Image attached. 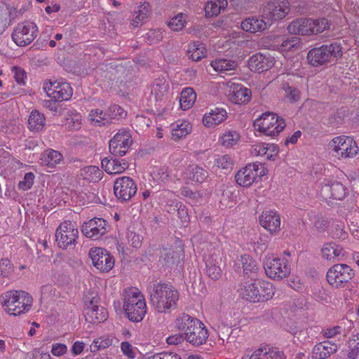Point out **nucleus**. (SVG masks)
<instances>
[{
	"instance_id": "obj_1",
	"label": "nucleus",
	"mask_w": 359,
	"mask_h": 359,
	"mask_svg": "<svg viewBox=\"0 0 359 359\" xmlns=\"http://www.w3.org/2000/svg\"><path fill=\"white\" fill-rule=\"evenodd\" d=\"M150 303L158 313H167L177 307L178 291L167 283L154 284L149 291Z\"/></svg>"
},
{
	"instance_id": "obj_2",
	"label": "nucleus",
	"mask_w": 359,
	"mask_h": 359,
	"mask_svg": "<svg viewBox=\"0 0 359 359\" xmlns=\"http://www.w3.org/2000/svg\"><path fill=\"white\" fill-rule=\"evenodd\" d=\"M123 309L128 318L133 322H140L147 313L144 296L136 287L125 290Z\"/></svg>"
},
{
	"instance_id": "obj_3",
	"label": "nucleus",
	"mask_w": 359,
	"mask_h": 359,
	"mask_svg": "<svg viewBox=\"0 0 359 359\" xmlns=\"http://www.w3.org/2000/svg\"><path fill=\"white\" fill-rule=\"evenodd\" d=\"M0 301L9 314L19 316L30 309L32 297L25 291L11 290L2 295Z\"/></svg>"
},
{
	"instance_id": "obj_4",
	"label": "nucleus",
	"mask_w": 359,
	"mask_h": 359,
	"mask_svg": "<svg viewBox=\"0 0 359 359\" xmlns=\"http://www.w3.org/2000/svg\"><path fill=\"white\" fill-rule=\"evenodd\" d=\"M341 55L342 50L340 44L332 43L311 49L307 55V59L309 64L318 67L340 57Z\"/></svg>"
},
{
	"instance_id": "obj_5",
	"label": "nucleus",
	"mask_w": 359,
	"mask_h": 359,
	"mask_svg": "<svg viewBox=\"0 0 359 359\" xmlns=\"http://www.w3.org/2000/svg\"><path fill=\"white\" fill-rule=\"evenodd\" d=\"M255 126L268 136H276L285 127V120L272 112H265L255 121Z\"/></svg>"
},
{
	"instance_id": "obj_6",
	"label": "nucleus",
	"mask_w": 359,
	"mask_h": 359,
	"mask_svg": "<svg viewBox=\"0 0 359 359\" xmlns=\"http://www.w3.org/2000/svg\"><path fill=\"white\" fill-rule=\"evenodd\" d=\"M328 147L339 158H353L358 151L357 144L354 140L344 135L333 138L329 142Z\"/></svg>"
},
{
	"instance_id": "obj_7",
	"label": "nucleus",
	"mask_w": 359,
	"mask_h": 359,
	"mask_svg": "<svg viewBox=\"0 0 359 359\" xmlns=\"http://www.w3.org/2000/svg\"><path fill=\"white\" fill-rule=\"evenodd\" d=\"M39 29L34 22H20L14 29L11 37L15 43L20 47L29 45L37 36Z\"/></svg>"
},
{
	"instance_id": "obj_8",
	"label": "nucleus",
	"mask_w": 359,
	"mask_h": 359,
	"mask_svg": "<svg viewBox=\"0 0 359 359\" xmlns=\"http://www.w3.org/2000/svg\"><path fill=\"white\" fill-rule=\"evenodd\" d=\"M79 236V231L74 224L69 221L62 222L55 232L57 245L63 249H74Z\"/></svg>"
},
{
	"instance_id": "obj_9",
	"label": "nucleus",
	"mask_w": 359,
	"mask_h": 359,
	"mask_svg": "<svg viewBox=\"0 0 359 359\" xmlns=\"http://www.w3.org/2000/svg\"><path fill=\"white\" fill-rule=\"evenodd\" d=\"M353 269L346 264L332 266L327 272L326 278L330 285L337 288L345 286L353 277Z\"/></svg>"
},
{
	"instance_id": "obj_10",
	"label": "nucleus",
	"mask_w": 359,
	"mask_h": 359,
	"mask_svg": "<svg viewBox=\"0 0 359 359\" xmlns=\"http://www.w3.org/2000/svg\"><path fill=\"white\" fill-rule=\"evenodd\" d=\"M266 171L261 163H250L236 173L235 180L240 186L248 187L252 185L258 177L264 176Z\"/></svg>"
},
{
	"instance_id": "obj_11",
	"label": "nucleus",
	"mask_w": 359,
	"mask_h": 359,
	"mask_svg": "<svg viewBox=\"0 0 359 359\" xmlns=\"http://www.w3.org/2000/svg\"><path fill=\"white\" fill-rule=\"evenodd\" d=\"M264 268L267 276L273 279H282L290 273V266L285 259L268 257L264 262Z\"/></svg>"
},
{
	"instance_id": "obj_12",
	"label": "nucleus",
	"mask_w": 359,
	"mask_h": 359,
	"mask_svg": "<svg viewBox=\"0 0 359 359\" xmlns=\"http://www.w3.org/2000/svg\"><path fill=\"white\" fill-rule=\"evenodd\" d=\"M137 190L136 183L130 177H118L114 183V195L120 202L129 201L136 194Z\"/></svg>"
},
{
	"instance_id": "obj_13",
	"label": "nucleus",
	"mask_w": 359,
	"mask_h": 359,
	"mask_svg": "<svg viewBox=\"0 0 359 359\" xmlns=\"http://www.w3.org/2000/svg\"><path fill=\"white\" fill-rule=\"evenodd\" d=\"M93 264L101 272H109L114 266V259L108 250L102 248H93L89 251Z\"/></svg>"
},
{
	"instance_id": "obj_14",
	"label": "nucleus",
	"mask_w": 359,
	"mask_h": 359,
	"mask_svg": "<svg viewBox=\"0 0 359 359\" xmlns=\"http://www.w3.org/2000/svg\"><path fill=\"white\" fill-rule=\"evenodd\" d=\"M43 89L48 97L56 101L68 100L73 93L69 83L57 81L45 83Z\"/></svg>"
},
{
	"instance_id": "obj_15",
	"label": "nucleus",
	"mask_w": 359,
	"mask_h": 359,
	"mask_svg": "<svg viewBox=\"0 0 359 359\" xmlns=\"http://www.w3.org/2000/svg\"><path fill=\"white\" fill-rule=\"evenodd\" d=\"M132 142L133 139L130 133L126 130H120L110 140L109 151L114 156H123L127 153Z\"/></svg>"
},
{
	"instance_id": "obj_16",
	"label": "nucleus",
	"mask_w": 359,
	"mask_h": 359,
	"mask_svg": "<svg viewBox=\"0 0 359 359\" xmlns=\"http://www.w3.org/2000/svg\"><path fill=\"white\" fill-rule=\"evenodd\" d=\"M290 11V5L287 0H273L267 4L264 9L262 18L269 20H280Z\"/></svg>"
},
{
	"instance_id": "obj_17",
	"label": "nucleus",
	"mask_w": 359,
	"mask_h": 359,
	"mask_svg": "<svg viewBox=\"0 0 359 359\" xmlns=\"http://www.w3.org/2000/svg\"><path fill=\"white\" fill-rule=\"evenodd\" d=\"M320 192L325 199L342 200L346 195V189L338 181L325 180L322 184Z\"/></svg>"
},
{
	"instance_id": "obj_18",
	"label": "nucleus",
	"mask_w": 359,
	"mask_h": 359,
	"mask_svg": "<svg viewBox=\"0 0 359 359\" xmlns=\"http://www.w3.org/2000/svg\"><path fill=\"white\" fill-rule=\"evenodd\" d=\"M81 231L86 237L97 240L107 233V222L102 218L91 219L83 224Z\"/></svg>"
},
{
	"instance_id": "obj_19",
	"label": "nucleus",
	"mask_w": 359,
	"mask_h": 359,
	"mask_svg": "<svg viewBox=\"0 0 359 359\" xmlns=\"http://www.w3.org/2000/svg\"><path fill=\"white\" fill-rule=\"evenodd\" d=\"M273 65V57L270 55H264L261 53L252 55L248 60L250 69L258 73L266 72L270 69Z\"/></svg>"
},
{
	"instance_id": "obj_20",
	"label": "nucleus",
	"mask_w": 359,
	"mask_h": 359,
	"mask_svg": "<svg viewBox=\"0 0 359 359\" xmlns=\"http://www.w3.org/2000/svg\"><path fill=\"white\" fill-rule=\"evenodd\" d=\"M259 224L265 229L273 233L280 231V217L276 211L266 210L260 215Z\"/></svg>"
},
{
	"instance_id": "obj_21",
	"label": "nucleus",
	"mask_w": 359,
	"mask_h": 359,
	"mask_svg": "<svg viewBox=\"0 0 359 359\" xmlns=\"http://www.w3.org/2000/svg\"><path fill=\"white\" fill-rule=\"evenodd\" d=\"M311 23H313V19L299 18L292 20L287 29L292 34L309 36L312 32Z\"/></svg>"
},
{
	"instance_id": "obj_22",
	"label": "nucleus",
	"mask_w": 359,
	"mask_h": 359,
	"mask_svg": "<svg viewBox=\"0 0 359 359\" xmlns=\"http://www.w3.org/2000/svg\"><path fill=\"white\" fill-rule=\"evenodd\" d=\"M208 337V332L203 323L200 320L199 323L194 326L189 334L185 337L186 341L195 346L205 344Z\"/></svg>"
},
{
	"instance_id": "obj_23",
	"label": "nucleus",
	"mask_w": 359,
	"mask_h": 359,
	"mask_svg": "<svg viewBox=\"0 0 359 359\" xmlns=\"http://www.w3.org/2000/svg\"><path fill=\"white\" fill-rule=\"evenodd\" d=\"M222 258L218 253H212L205 257L206 273L213 280H217L222 275L220 264Z\"/></svg>"
},
{
	"instance_id": "obj_24",
	"label": "nucleus",
	"mask_w": 359,
	"mask_h": 359,
	"mask_svg": "<svg viewBox=\"0 0 359 359\" xmlns=\"http://www.w3.org/2000/svg\"><path fill=\"white\" fill-rule=\"evenodd\" d=\"M199 320L187 313H182L175 321V328L184 336H187L194 326L199 323Z\"/></svg>"
},
{
	"instance_id": "obj_25",
	"label": "nucleus",
	"mask_w": 359,
	"mask_h": 359,
	"mask_svg": "<svg viewBox=\"0 0 359 359\" xmlns=\"http://www.w3.org/2000/svg\"><path fill=\"white\" fill-rule=\"evenodd\" d=\"M227 118V112L222 108H215L203 117V123L205 127H215L222 123Z\"/></svg>"
},
{
	"instance_id": "obj_26",
	"label": "nucleus",
	"mask_w": 359,
	"mask_h": 359,
	"mask_svg": "<svg viewBox=\"0 0 359 359\" xmlns=\"http://www.w3.org/2000/svg\"><path fill=\"white\" fill-rule=\"evenodd\" d=\"M101 165L110 175L121 173L128 168V163L126 160L122 159L120 161L112 157H107L102 159Z\"/></svg>"
},
{
	"instance_id": "obj_27",
	"label": "nucleus",
	"mask_w": 359,
	"mask_h": 359,
	"mask_svg": "<svg viewBox=\"0 0 359 359\" xmlns=\"http://www.w3.org/2000/svg\"><path fill=\"white\" fill-rule=\"evenodd\" d=\"M337 346L334 344L330 341H323L317 344L312 349L313 359H325L329 358L332 354L336 353Z\"/></svg>"
},
{
	"instance_id": "obj_28",
	"label": "nucleus",
	"mask_w": 359,
	"mask_h": 359,
	"mask_svg": "<svg viewBox=\"0 0 359 359\" xmlns=\"http://www.w3.org/2000/svg\"><path fill=\"white\" fill-rule=\"evenodd\" d=\"M168 83L164 79H156L151 87L150 101L155 102L164 100L168 90Z\"/></svg>"
},
{
	"instance_id": "obj_29",
	"label": "nucleus",
	"mask_w": 359,
	"mask_h": 359,
	"mask_svg": "<svg viewBox=\"0 0 359 359\" xmlns=\"http://www.w3.org/2000/svg\"><path fill=\"white\" fill-rule=\"evenodd\" d=\"M270 25V22L265 21L259 17H252L244 20L241 22V27L245 32L255 33L262 32Z\"/></svg>"
},
{
	"instance_id": "obj_30",
	"label": "nucleus",
	"mask_w": 359,
	"mask_h": 359,
	"mask_svg": "<svg viewBox=\"0 0 359 359\" xmlns=\"http://www.w3.org/2000/svg\"><path fill=\"white\" fill-rule=\"evenodd\" d=\"M229 97L234 104H246L250 100L251 91L241 85H237L229 91Z\"/></svg>"
},
{
	"instance_id": "obj_31",
	"label": "nucleus",
	"mask_w": 359,
	"mask_h": 359,
	"mask_svg": "<svg viewBox=\"0 0 359 359\" xmlns=\"http://www.w3.org/2000/svg\"><path fill=\"white\" fill-rule=\"evenodd\" d=\"M84 316L90 323H100L107 318L108 312L103 306H95L93 309H84Z\"/></svg>"
},
{
	"instance_id": "obj_32",
	"label": "nucleus",
	"mask_w": 359,
	"mask_h": 359,
	"mask_svg": "<svg viewBox=\"0 0 359 359\" xmlns=\"http://www.w3.org/2000/svg\"><path fill=\"white\" fill-rule=\"evenodd\" d=\"M257 302H264L271 299L275 293L272 283L266 280H257Z\"/></svg>"
},
{
	"instance_id": "obj_33",
	"label": "nucleus",
	"mask_w": 359,
	"mask_h": 359,
	"mask_svg": "<svg viewBox=\"0 0 359 359\" xmlns=\"http://www.w3.org/2000/svg\"><path fill=\"white\" fill-rule=\"evenodd\" d=\"M236 265L243 269V273L250 276L252 273H257L259 266L256 261L250 255H244L236 261Z\"/></svg>"
},
{
	"instance_id": "obj_34",
	"label": "nucleus",
	"mask_w": 359,
	"mask_h": 359,
	"mask_svg": "<svg viewBox=\"0 0 359 359\" xmlns=\"http://www.w3.org/2000/svg\"><path fill=\"white\" fill-rule=\"evenodd\" d=\"M322 256L327 260L334 259H339L340 257H344L343 248L335 243H325L321 249Z\"/></svg>"
},
{
	"instance_id": "obj_35",
	"label": "nucleus",
	"mask_w": 359,
	"mask_h": 359,
	"mask_svg": "<svg viewBox=\"0 0 359 359\" xmlns=\"http://www.w3.org/2000/svg\"><path fill=\"white\" fill-rule=\"evenodd\" d=\"M45 116L38 110H32L28 119L29 128L32 131L39 132L45 126Z\"/></svg>"
},
{
	"instance_id": "obj_36",
	"label": "nucleus",
	"mask_w": 359,
	"mask_h": 359,
	"mask_svg": "<svg viewBox=\"0 0 359 359\" xmlns=\"http://www.w3.org/2000/svg\"><path fill=\"white\" fill-rule=\"evenodd\" d=\"M196 100V94L193 88H184L180 95V107L183 110H187L190 109L194 104Z\"/></svg>"
},
{
	"instance_id": "obj_37",
	"label": "nucleus",
	"mask_w": 359,
	"mask_h": 359,
	"mask_svg": "<svg viewBox=\"0 0 359 359\" xmlns=\"http://www.w3.org/2000/svg\"><path fill=\"white\" fill-rule=\"evenodd\" d=\"M102 175V171L95 165L86 166L81 170V175L83 179L93 182L100 181Z\"/></svg>"
},
{
	"instance_id": "obj_38",
	"label": "nucleus",
	"mask_w": 359,
	"mask_h": 359,
	"mask_svg": "<svg viewBox=\"0 0 359 359\" xmlns=\"http://www.w3.org/2000/svg\"><path fill=\"white\" fill-rule=\"evenodd\" d=\"M89 118L90 121L97 126H102L111 123L107 111H104L99 109H92L89 114Z\"/></svg>"
},
{
	"instance_id": "obj_39",
	"label": "nucleus",
	"mask_w": 359,
	"mask_h": 359,
	"mask_svg": "<svg viewBox=\"0 0 359 359\" xmlns=\"http://www.w3.org/2000/svg\"><path fill=\"white\" fill-rule=\"evenodd\" d=\"M62 159L63 156L61 153L53 149L46 151L41 158L43 163L48 168H54L56 165L59 164Z\"/></svg>"
},
{
	"instance_id": "obj_40",
	"label": "nucleus",
	"mask_w": 359,
	"mask_h": 359,
	"mask_svg": "<svg viewBox=\"0 0 359 359\" xmlns=\"http://www.w3.org/2000/svg\"><path fill=\"white\" fill-rule=\"evenodd\" d=\"M257 280L253 283H245L240 287L241 295L243 299L257 302Z\"/></svg>"
},
{
	"instance_id": "obj_41",
	"label": "nucleus",
	"mask_w": 359,
	"mask_h": 359,
	"mask_svg": "<svg viewBox=\"0 0 359 359\" xmlns=\"http://www.w3.org/2000/svg\"><path fill=\"white\" fill-rule=\"evenodd\" d=\"M208 175V172L198 165H191L189 168L188 177L194 182L202 183Z\"/></svg>"
},
{
	"instance_id": "obj_42",
	"label": "nucleus",
	"mask_w": 359,
	"mask_h": 359,
	"mask_svg": "<svg viewBox=\"0 0 359 359\" xmlns=\"http://www.w3.org/2000/svg\"><path fill=\"white\" fill-rule=\"evenodd\" d=\"M126 238L128 243L135 248H139L142 242V237L139 233V229L134 225H130L126 231Z\"/></svg>"
},
{
	"instance_id": "obj_43",
	"label": "nucleus",
	"mask_w": 359,
	"mask_h": 359,
	"mask_svg": "<svg viewBox=\"0 0 359 359\" xmlns=\"http://www.w3.org/2000/svg\"><path fill=\"white\" fill-rule=\"evenodd\" d=\"M204 45L199 42H194L189 45L188 54L194 61H198L205 57Z\"/></svg>"
},
{
	"instance_id": "obj_44",
	"label": "nucleus",
	"mask_w": 359,
	"mask_h": 359,
	"mask_svg": "<svg viewBox=\"0 0 359 359\" xmlns=\"http://www.w3.org/2000/svg\"><path fill=\"white\" fill-rule=\"evenodd\" d=\"M257 350L262 351L260 359H285L284 353L276 348L264 347Z\"/></svg>"
},
{
	"instance_id": "obj_45",
	"label": "nucleus",
	"mask_w": 359,
	"mask_h": 359,
	"mask_svg": "<svg viewBox=\"0 0 359 359\" xmlns=\"http://www.w3.org/2000/svg\"><path fill=\"white\" fill-rule=\"evenodd\" d=\"M282 89L285 91V97L291 103L297 102L301 97L300 91L294 86H290L288 83L282 85Z\"/></svg>"
},
{
	"instance_id": "obj_46",
	"label": "nucleus",
	"mask_w": 359,
	"mask_h": 359,
	"mask_svg": "<svg viewBox=\"0 0 359 359\" xmlns=\"http://www.w3.org/2000/svg\"><path fill=\"white\" fill-rule=\"evenodd\" d=\"M191 129V126L188 122H184L181 124H177L172 130V136L174 140H179L180 139L187 135Z\"/></svg>"
},
{
	"instance_id": "obj_47",
	"label": "nucleus",
	"mask_w": 359,
	"mask_h": 359,
	"mask_svg": "<svg viewBox=\"0 0 359 359\" xmlns=\"http://www.w3.org/2000/svg\"><path fill=\"white\" fill-rule=\"evenodd\" d=\"M161 257H163L165 264L171 266L179 262L180 259V252L172 249H164Z\"/></svg>"
},
{
	"instance_id": "obj_48",
	"label": "nucleus",
	"mask_w": 359,
	"mask_h": 359,
	"mask_svg": "<svg viewBox=\"0 0 359 359\" xmlns=\"http://www.w3.org/2000/svg\"><path fill=\"white\" fill-rule=\"evenodd\" d=\"M312 32L311 35L318 34L323 32L325 30L329 29L330 23L325 18L313 19V23H311Z\"/></svg>"
},
{
	"instance_id": "obj_49",
	"label": "nucleus",
	"mask_w": 359,
	"mask_h": 359,
	"mask_svg": "<svg viewBox=\"0 0 359 359\" xmlns=\"http://www.w3.org/2000/svg\"><path fill=\"white\" fill-rule=\"evenodd\" d=\"M100 302L98 293L95 290H89L83 297L84 309H93V306H100Z\"/></svg>"
},
{
	"instance_id": "obj_50",
	"label": "nucleus",
	"mask_w": 359,
	"mask_h": 359,
	"mask_svg": "<svg viewBox=\"0 0 359 359\" xmlns=\"http://www.w3.org/2000/svg\"><path fill=\"white\" fill-rule=\"evenodd\" d=\"M240 139V135L236 131H229L221 137L222 144L226 147L235 145Z\"/></svg>"
},
{
	"instance_id": "obj_51",
	"label": "nucleus",
	"mask_w": 359,
	"mask_h": 359,
	"mask_svg": "<svg viewBox=\"0 0 359 359\" xmlns=\"http://www.w3.org/2000/svg\"><path fill=\"white\" fill-rule=\"evenodd\" d=\"M212 66L216 71L225 72L234 69L236 67V63L234 61L222 59L216 60L212 64Z\"/></svg>"
},
{
	"instance_id": "obj_52",
	"label": "nucleus",
	"mask_w": 359,
	"mask_h": 359,
	"mask_svg": "<svg viewBox=\"0 0 359 359\" xmlns=\"http://www.w3.org/2000/svg\"><path fill=\"white\" fill-rule=\"evenodd\" d=\"M163 32L161 29H150L144 36V41L149 44H156L163 39Z\"/></svg>"
},
{
	"instance_id": "obj_53",
	"label": "nucleus",
	"mask_w": 359,
	"mask_h": 359,
	"mask_svg": "<svg viewBox=\"0 0 359 359\" xmlns=\"http://www.w3.org/2000/svg\"><path fill=\"white\" fill-rule=\"evenodd\" d=\"M107 112L109 116L111 122L113 119H118L123 118L126 116V112L117 104H113L110 106L107 109Z\"/></svg>"
},
{
	"instance_id": "obj_54",
	"label": "nucleus",
	"mask_w": 359,
	"mask_h": 359,
	"mask_svg": "<svg viewBox=\"0 0 359 359\" xmlns=\"http://www.w3.org/2000/svg\"><path fill=\"white\" fill-rule=\"evenodd\" d=\"M186 23L182 13L177 14L175 17L172 18L168 22V27L173 31L181 30Z\"/></svg>"
},
{
	"instance_id": "obj_55",
	"label": "nucleus",
	"mask_w": 359,
	"mask_h": 359,
	"mask_svg": "<svg viewBox=\"0 0 359 359\" xmlns=\"http://www.w3.org/2000/svg\"><path fill=\"white\" fill-rule=\"evenodd\" d=\"M233 160L229 155H222L215 159V165L222 169H231Z\"/></svg>"
},
{
	"instance_id": "obj_56",
	"label": "nucleus",
	"mask_w": 359,
	"mask_h": 359,
	"mask_svg": "<svg viewBox=\"0 0 359 359\" xmlns=\"http://www.w3.org/2000/svg\"><path fill=\"white\" fill-rule=\"evenodd\" d=\"M205 12L206 17L217 16L220 13L221 10L219 6H217L215 0L208 1L205 6Z\"/></svg>"
},
{
	"instance_id": "obj_57",
	"label": "nucleus",
	"mask_w": 359,
	"mask_h": 359,
	"mask_svg": "<svg viewBox=\"0 0 359 359\" xmlns=\"http://www.w3.org/2000/svg\"><path fill=\"white\" fill-rule=\"evenodd\" d=\"M34 180V175L32 172H27L23 178V180L20 181L18 184L20 189L27 191L33 185Z\"/></svg>"
},
{
	"instance_id": "obj_58",
	"label": "nucleus",
	"mask_w": 359,
	"mask_h": 359,
	"mask_svg": "<svg viewBox=\"0 0 359 359\" xmlns=\"http://www.w3.org/2000/svg\"><path fill=\"white\" fill-rule=\"evenodd\" d=\"M300 44V38L294 36L290 38H287L284 40L281 44V48L283 50H290L292 48H294Z\"/></svg>"
},
{
	"instance_id": "obj_59",
	"label": "nucleus",
	"mask_w": 359,
	"mask_h": 359,
	"mask_svg": "<svg viewBox=\"0 0 359 359\" xmlns=\"http://www.w3.org/2000/svg\"><path fill=\"white\" fill-rule=\"evenodd\" d=\"M153 177L156 180L166 182L169 177L168 168L166 167L157 168L153 171Z\"/></svg>"
},
{
	"instance_id": "obj_60",
	"label": "nucleus",
	"mask_w": 359,
	"mask_h": 359,
	"mask_svg": "<svg viewBox=\"0 0 359 359\" xmlns=\"http://www.w3.org/2000/svg\"><path fill=\"white\" fill-rule=\"evenodd\" d=\"M175 207L179 219L182 222H187L189 220V215L187 207L181 202H175Z\"/></svg>"
},
{
	"instance_id": "obj_61",
	"label": "nucleus",
	"mask_w": 359,
	"mask_h": 359,
	"mask_svg": "<svg viewBox=\"0 0 359 359\" xmlns=\"http://www.w3.org/2000/svg\"><path fill=\"white\" fill-rule=\"evenodd\" d=\"M135 14L137 18L146 20L150 14V5L147 2H144L139 7L138 10L135 11Z\"/></svg>"
},
{
	"instance_id": "obj_62",
	"label": "nucleus",
	"mask_w": 359,
	"mask_h": 359,
	"mask_svg": "<svg viewBox=\"0 0 359 359\" xmlns=\"http://www.w3.org/2000/svg\"><path fill=\"white\" fill-rule=\"evenodd\" d=\"M13 265L11 261L7 258L0 259V275L6 276L12 271Z\"/></svg>"
},
{
	"instance_id": "obj_63",
	"label": "nucleus",
	"mask_w": 359,
	"mask_h": 359,
	"mask_svg": "<svg viewBox=\"0 0 359 359\" xmlns=\"http://www.w3.org/2000/svg\"><path fill=\"white\" fill-rule=\"evenodd\" d=\"M147 359H182L181 357L174 352H161L147 357Z\"/></svg>"
},
{
	"instance_id": "obj_64",
	"label": "nucleus",
	"mask_w": 359,
	"mask_h": 359,
	"mask_svg": "<svg viewBox=\"0 0 359 359\" xmlns=\"http://www.w3.org/2000/svg\"><path fill=\"white\" fill-rule=\"evenodd\" d=\"M344 228L343 223H337L335 225V229L332 231L333 238L344 240L347 237V233L344 230Z\"/></svg>"
}]
</instances>
